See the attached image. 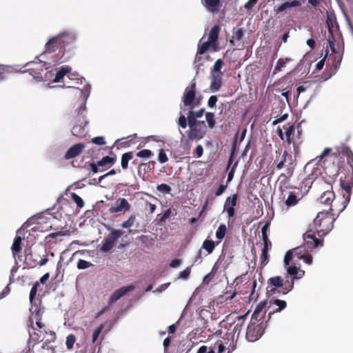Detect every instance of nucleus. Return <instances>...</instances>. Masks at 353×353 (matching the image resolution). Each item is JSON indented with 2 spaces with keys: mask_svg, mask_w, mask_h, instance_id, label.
<instances>
[{
  "mask_svg": "<svg viewBox=\"0 0 353 353\" xmlns=\"http://www.w3.org/2000/svg\"><path fill=\"white\" fill-rule=\"evenodd\" d=\"M294 277L275 276L268 280L267 292L269 295H285L294 288Z\"/></svg>",
  "mask_w": 353,
  "mask_h": 353,
  "instance_id": "1",
  "label": "nucleus"
},
{
  "mask_svg": "<svg viewBox=\"0 0 353 353\" xmlns=\"http://www.w3.org/2000/svg\"><path fill=\"white\" fill-rule=\"evenodd\" d=\"M335 210L339 211L331 206L330 211L319 212L314 219V228L319 236H325L333 228L336 218L332 212Z\"/></svg>",
  "mask_w": 353,
  "mask_h": 353,
  "instance_id": "2",
  "label": "nucleus"
},
{
  "mask_svg": "<svg viewBox=\"0 0 353 353\" xmlns=\"http://www.w3.org/2000/svg\"><path fill=\"white\" fill-rule=\"evenodd\" d=\"M188 127L186 134L188 140L192 141L203 139L208 132V126L204 121H193L190 119Z\"/></svg>",
  "mask_w": 353,
  "mask_h": 353,
  "instance_id": "3",
  "label": "nucleus"
},
{
  "mask_svg": "<svg viewBox=\"0 0 353 353\" xmlns=\"http://www.w3.org/2000/svg\"><path fill=\"white\" fill-rule=\"evenodd\" d=\"M76 111L77 112V114L75 117L76 124L72 128L71 132L72 135L81 138L86 134L85 128L88 123V121L86 119L85 102Z\"/></svg>",
  "mask_w": 353,
  "mask_h": 353,
  "instance_id": "4",
  "label": "nucleus"
},
{
  "mask_svg": "<svg viewBox=\"0 0 353 353\" xmlns=\"http://www.w3.org/2000/svg\"><path fill=\"white\" fill-rule=\"evenodd\" d=\"M196 83L194 79H193L190 85H188L184 91L182 97L181 101L185 107H188L189 110H193L197 107L199 103V100H196Z\"/></svg>",
  "mask_w": 353,
  "mask_h": 353,
  "instance_id": "5",
  "label": "nucleus"
},
{
  "mask_svg": "<svg viewBox=\"0 0 353 353\" xmlns=\"http://www.w3.org/2000/svg\"><path fill=\"white\" fill-rule=\"evenodd\" d=\"M326 22L328 28V32L330 34V36L328 37L327 39L329 46L332 52H335V37L339 34V26L336 21V17L333 14H327Z\"/></svg>",
  "mask_w": 353,
  "mask_h": 353,
  "instance_id": "6",
  "label": "nucleus"
},
{
  "mask_svg": "<svg viewBox=\"0 0 353 353\" xmlns=\"http://www.w3.org/2000/svg\"><path fill=\"white\" fill-rule=\"evenodd\" d=\"M303 246H299L292 250H289L285 255L284 263L285 266L289 265L294 256L299 259H303L307 264L310 265L312 262V256L311 254H306L304 252Z\"/></svg>",
  "mask_w": 353,
  "mask_h": 353,
  "instance_id": "7",
  "label": "nucleus"
},
{
  "mask_svg": "<svg viewBox=\"0 0 353 353\" xmlns=\"http://www.w3.org/2000/svg\"><path fill=\"white\" fill-rule=\"evenodd\" d=\"M266 323H250L247 327L246 338L250 341H255L264 333Z\"/></svg>",
  "mask_w": 353,
  "mask_h": 353,
  "instance_id": "8",
  "label": "nucleus"
},
{
  "mask_svg": "<svg viewBox=\"0 0 353 353\" xmlns=\"http://www.w3.org/2000/svg\"><path fill=\"white\" fill-rule=\"evenodd\" d=\"M303 240L304 243L301 246L304 247V252H305V255L310 254V252H312L314 248H317L319 245H323V241L316 238L311 230L307 231L303 234Z\"/></svg>",
  "mask_w": 353,
  "mask_h": 353,
  "instance_id": "9",
  "label": "nucleus"
},
{
  "mask_svg": "<svg viewBox=\"0 0 353 353\" xmlns=\"http://www.w3.org/2000/svg\"><path fill=\"white\" fill-rule=\"evenodd\" d=\"M305 0H288L274 7V12L276 14L284 16L290 14L292 8L300 7Z\"/></svg>",
  "mask_w": 353,
  "mask_h": 353,
  "instance_id": "10",
  "label": "nucleus"
},
{
  "mask_svg": "<svg viewBox=\"0 0 353 353\" xmlns=\"http://www.w3.org/2000/svg\"><path fill=\"white\" fill-rule=\"evenodd\" d=\"M333 156L336 158L345 159L347 165L353 173V152L349 147L345 145L336 147Z\"/></svg>",
  "mask_w": 353,
  "mask_h": 353,
  "instance_id": "11",
  "label": "nucleus"
},
{
  "mask_svg": "<svg viewBox=\"0 0 353 353\" xmlns=\"http://www.w3.org/2000/svg\"><path fill=\"white\" fill-rule=\"evenodd\" d=\"M123 234L121 230H112L111 232L103 240V243L100 248L103 252H109L114 245L117 240Z\"/></svg>",
  "mask_w": 353,
  "mask_h": 353,
  "instance_id": "12",
  "label": "nucleus"
},
{
  "mask_svg": "<svg viewBox=\"0 0 353 353\" xmlns=\"http://www.w3.org/2000/svg\"><path fill=\"white\" fill-rule=\"evenodd\" d=\"M60 38L62 43V47H63V51H70V50L75 48V42L77 40V34L72 31H64L59 34Z\"/></svg>",
  "mask_w": 353,
  "mask_h": 353,
  "instance_id": "13",
  "label": "nucleus"
},
{
  "mask_svg": "<svg viewBox=\"0 0 353 353\" xmlns=\"http://www.w3.org/2000/svg\"><path fill=\"white\" fill-rule=\"evenodd\" d=\"M46 63L41 61L28 62L25 66L28 68L23 72L28 71L30 74L34 79H43L42 74L43 72Z\"/></svg>",
  "mask_w": 353,
  "mask_h": 353,
  "instance_id": "14",
  "label": "nucleus"
},
{
  "mask_svg": "<svg viewBox=\"0 0 353 353\" xmlns=\"http://www.w3.org/2000/svg\"><path fill=\"white\" fill-rule=\"evenodd\" d=\"M37 218L32 216L28 219V221L23 225V228L24 229L28 228L31 225L34 224L35 225L33 226L30 229V231L32 232H44V231H48L52 229V224H49L48 222H44L43 224L42 222H36V220Z\"/></svg>",
  "mask_w": 353,
  "mask_h": 353,
  "instance_id": "15",
  "label": "nucleus"
},
{
  "mask_svg": "<svg viewBox=\"0 0 353 353\" xmlns=\"http://www.w3.org/2000/svg\"><path fill=\"white\" fill-rule=\"evenodd\" d=\"M282 199H285V204L287 207H292L296 205L302 198V195L299 192L285 191L281 192Z\"/></svg>",
  "mask_w": 353,
  "mask_h": 353,
  "instance_id": "16",
  "label": "nucleus"
},
{
  "mask_svg": "<svg viewBox=\"0 0 353 353\" xmlns=\"http://www.w3.org/2000/svg\"><path fill=\"white\" fill-rule=\"evenodd\" d=\"M41 319L42 318L34 319V321L36 322V326L37 327H35L34 330H37L38 332H34L33 333H31L29 331L30 337L36 341H41L44 337V335L47 333L46 326L43 323L41 322Z\"/></svg>",
  "mask_w": 353,
  "mask_h": 353,
  "instance_id": "17",
  "label": "nucleus"
},
{
  "mask_svg": "<svg viewBox=\"0 0 353 353\" xmlns=\"http://www.w3.org/2000/svg\"><path fill=\"white\" fill-rule=\"evenodd\" d=\"M131 205L126 199L119 198L115 201L114 204L110 208L109 212L112 214L118 212L125 213L129 211Z\"/></svg>",
  "mask_w": 353,
  "mask_h": 353,
  "instance_id": "18",
  "label": "nucleus"
},
{
  "mask_svg": "<svg viewBox=\"0 0 353 353\" xmlns=\"http://www.w3.org/2000/svg\"><path fill=\"white\" fill-rule=\"evenodd\" d=\"M238 194H234L228 196L225 202L223 210L226 211L229 219L235 215V206L237 203Z\"/></svg>",
  "mask_w": 353,
  "mask_h": 353,
  "instance_id": "19",
  "label": "nucleus"
},
{
  "mask_svg": "<svg viewBox=\"0 0 353 353\" xmlns=\"http://www.w3.org/2000/svg\"><path fill=\"white\" fill-rule=\"evenodd\" d=\"M38 256H39V255L35 254L32 253V252L30 253V254H26V259H25L26 263L29 267L34 268L37 265L43 266L44 265H46L47 263V262L48 261V258L47 257L46 255H45L40 260V261H38V259H37Z\"/></svg>",
  "mask_w": 353,
  "mask_h": 353,
  "instance_id": "20",
  "label": "nucleus"
},
{
  "mask_svg": "<svg viewBox=\"0 0 353 353\" xmlns=\"http://www.w3.org/2000/svg\"><path fill=\"white\" fill-rule=\"evenodd\" d=\"M201 3L205 10L213 14H217L222 6L221 0H201Z\"/></svg>",
  "mask_w": 353,
  "mask_h": 353,
  "instance_id": "21",
  "label": "nucleus"
},
{
  "mask_svg": "<svg viewBox=\"0 0 353 353\" xmlns=\"http://www.w3.org/2000/svg\"><path fill=\"white\" fill-rule=\"evenodd\" d=\"M335 54L333 57V60L332 62V66L330 69H326V77L325 79L330 78L332 75L335 74L337 72L338 69L340 67L341 61H342V54L337 52V49L336 48V52H334Z\"/></svg>",
  "mask_w": 353,
  "mask_h": 353,
  "instance_id": "22",
  "label": "nucleus"
},
{
  "mask_svg": "<svg viewBox=\"0 0 353 353\" xmlns=\"http://www.w3.org/2000/svg\"><path fill=\"white\" fill-rule=\"evenodd\" d=\"M341 186L345 192L343 194L342 206L339 209V212H342L346 208L350 201L352 185L350 183H347L345 181L341 180Z\"/></svg>",
  "mask_w": 353,
  "mask_h": 353,
  "instance_id": "23",
  "label": "nucleus"
},
{
  "mask_svg": "<svg viewBox=\"0 0 353 353\" xmlns=\"http://www.w3.org/2000/svg\"><path fill=\"white\" fill-rule=\"evenodd\" d=\"M60 36H57L50 39L46 44V51L48 52H54L57 50L64 52L63 47H62V43L59 41Z\"/></svg>",
  "mask_w": 353,
  "mask_h": 353,
  "instance_id": "24",
  "label": "nucleus"
},
{
  "mask_svg": "<svg viewBox=\"0 0 353 353\" xmlns=\"http://www.w3.org/2000/svg\"><path fill=\"white\" fill-rule=\"evenodd\" d=\"M331 160L325 159L323 161V167L324 172L330 178H334L339 174V166L334 163L330 164Z\"/></svg>",
  "mask_w": 353,
  "mask_h": 353,
  "instance_id": "25",
  "label": "nucleus"
},
{
  "mask_svg": "<svg viewBox=\"0 0 353 353\" xmlns=\"http://www.w3.org/2000/svg\"><path fill=\"white\" fill-rule=\"evenodd\" d=\"M30 312H31V315L28 319V325L29 327H31L32 330H35V327L33 326L34 319L42 318L43 308H41L39 305H34L32 303Z\"/></svg>",
  "mask_w": 353,
  "mask_h": 353,
  "instance_id": "26",
  "label": "nucleus"
},
{
  "mask_svg": "<svg viewBox=\"0 0 353 353\" xmlns=\"http://www.w3.org/2000/svg\"><path fill=\"white\" fill-rule=\"evenodd\" d=\"M85 148V145L83 143H79L70 147L64 155L66 160L75 158L80 155Z\"/></svg>",
  "mask_w": 353,
  "mask_h": 353,
  "instance_id": "27",
  "label": "nucleus"
},
{
  "mask_svg": "<svg viewBox=\"0 0 353 353\" xmlns=\"http://www.w3.org/2000/svg\"><path fill=\"white\" fill-rule=\"evenodd\" d=\"M134 289V285H130L128 286H123V287L117 290L111 295V296L108 301V304L112 305V303L117 301L123 296H124L127 292L132 291Z\"/></svg>",
  "mask_w": 353,
  "mask_h": 353,
  "instance_id": "28",
  "label": "nucleus"
},
{
  "mask_svg": "<svg viewBox=\"0 0 353 353\" xmlns=\"http://www.w3.org/2000/svg\"><path fill=\"white\" fill-rule=\"evenodd\" d=\"M321 203L326 205H332V206L336 207V201H335V194L333 191H325L319 198ZM335 209H338L336 208Z\"/></svg>",
  "mask_w": 353,
  "mask_h": 353,
  "instance_id": "29",
  "label": "nucleus"
},
{
  "mask_svg": "<svg viewBox=\"0 0 353 353\" xmlns=\"http://www.w3.org/2000/svg\"><path fill=\"white\" fill-rule=\"evenodd\" d=\"M110 156L103 157L98 161V165L100 167L109 168L112 166L117 161V156L113 152H110Z\"/></svg>",
  "mask_w": 353,
  "mask_h": 353,
  "instance_id": "30",
  "label": "nucleus"
},
{
  "mask_svg": "<svg viewBox=\"0 0 353 353\" xmlns=\"http://www.w3.org/2000/svg\"><path fill=\"white\" fill-rule=\"evenodd\" d=\"M223 74H212L210 89L212 92L218 91L221 85V77Z\"/></svg>",
  "mask_w": 353,
  "mask_h": 353,
  "instance_id": "31",
  "label": "nucleus"
},
{
  "mask_svg": "<svg viewBox=\"0 0 353 353\" xmlns=\"http://www.w3.org/2000/svg\"><path fill=\"white\" fill-rule=\"evenodd\" d=\"M270 303L275 305L277 307L274 309L272 312H270L268 314L269 319L271 317L272 314L276 312H281V310H284L287 306V303L285 301L278 299L270 301Z\"/></svg>",
  "mask_w": 353,
  "mask_h": 353,
  "instance_id": "32",
  "label": "nucleus"
},
{
  "mask_svg": "<svg viewBox=\"0 0 353 353\" xmlns=\"http://www.w3.org/2000/svg\"><path fill=\"white\" fill-rule=\"evenodd\" d=\"M220 30L221 28L219 25L214 26L209 32L208 41L213 44H216Z\"/></svg>",
  "mask_w": 353,
  "mask_h": 353,
  "instance_id": "33",
  "label": "nucleus"
},
{
  "mask_svg": "<svg viewBox=\"0 0 353 353\" xmlns=\"http://www.w3.org/2000/svg\"><path fill=\"white\" fill-rule=\"evenodd\" d=\"M283 128L285 129V141L290 145L291 143L294 144L295 147V144L294 143L293 139L291 137V135L294 132V125H283Z\"/></svg>",
  "mask_w": 353,
  "mask_h": 353,
  "instance_id": "34",
  "label": "nucleus"
},
{
  "mask_svg": "<svg viewBox=\"0 0 353 353\" xmlns=\"http://www.w3.org/2000/svg\"><path fill=\"white\" fill-rule=\"evenodd\" d=\"M134 154L132 152H125L122 154L121 160V165L123 170H126L128 168V163L133 159Z\"/></svg>",
  "mask_w": 353,
  "mask_h": 353,
  "instance_id": "35",
  "label": "nucleus"
},
{
  "mask_svg": "<svg viewBox=\"0 0 353 353\" xmlns=\"http://www.w3.org/2000/svg\"><path fill=\"white\" fill-rule=\"evenodd\" d=\"M219 243V242L215 243L212 240L206 239L203 241L201 248L205 250L208 254H210L213 252L215 246L217 245Z\"/></svg>",
  "mask_w": 353,
  "mask_h": 353,
  "instance_id": "36",
  "label": "nucleus"
},
{
  "mask_svg": "<svg viewBox=\"0 0 353 353\" xmlns=\"http://www.w3.org/2000/svg\"><path fill=\"white\" fill-rule=\"evenodd\" d=\"M21 236H16L14 239L13 244L12 245V252L14 256H16L21 250Z\"/></svg>",
  "mask_w": 353,
  "mask_h": 353,
  "instance_id": "37",
  "label": "nucleus"
},
{
  "mask_svg": "<svg viewBox=\"0 0 353 353\" xmlns=\"http://www.w3.org/2000/svg\"><path fill=\"white\" fill-rule=\"evenodd\" d=\"M205 112V108H201L199 110L193 111V110H190L188 113V120L192 119L193 121H198L197 118H201L203 117Z\"/></svg>",
  "mask_w": 353,
  "mask_h": 353,
  "instance_id": "38",
  "label": "nucleus"
},
{
  "mask_svg": "<svg viewBox=\"0 0 353 353\" xmlns=\"http://www.w3.org/2000/svg\"><path fill=\"white\" fill-rule=\"evenodd\" d=\"M70 71V68L68 66H64L61 67L60 70H59L56 76L54 77V82H60L65 76L66 74H68Z\"/></svg>",
  "mask_w": 353,
  "mask_h": 353,
  "instance_id": "39",
  "label": "nucleus"
},
{
  "mask_svg": "<svg viewBox=\"0 0 353 353\" xmlns=\"http://www.w3.org/2000/svg\"><path fill=\"white\" fill-rule=\"evenodd\" d=\"M210 45H214V44L212 43L211 42H210L209 41H208L203 42L201 46H199L198 50H197V54L195 58L196 60L199 61L201 59V57H199L198 56V54H203L205 53L208 50Z\"/></svg>",
  "mask_w": 353,
  "mask_h": 353,
  "instance_id": "40",
  "label": "nucleus"
},
{
  "mask_svg": "<svg viewBox=\"0 0 353 353\" xmlns=\"http://www.w3.org/2000/svg\"><path fill=\"white\" fill-rule=\"evenodd\" d=\"M205 119L208 123V125L210 128L212 129L215 127L216 121L214 118V114L213 112H207L205 114Z\"/></svg>",
  "mask_w": 353,
  "mask_h": 353,
  "instance_id": "41",
  "label": "nucleus"
},
{
  "mask_svg": "<svg viewBox=\"0 0 353 353\" xmlns=\"http://www.w3.org/2000/svg\"><path fill=\"white\" fill-rule=\"evenodd\" d=\"M223 65H224V62L222 59H217L213 65V68L211 71V73L212 74H222V72H221V69L222 68Z\"/></svg>",
  "mask_w": 353,
  "mask_h": 353,
  "instance_id": "42",
  "label": "nucleus"
},
{
  "mask_svg": "<svg viewBox=\"0 0 353 353\" xmlns=\"http://www.w3.org/2000/svg\"><path fill=\"white\" fill-rule=\"evenodd\" d=\"M226 232V225L223 223L221 224L216 232V237L220 240L223 239L225 236Z\"/></svg>",
  "mask_w": 353,
  "mask_h": 353,
  "instance_id": "43",
  "label": "nucleus"
},
{
  "mask_svg": "<svg viewBox=\"0 0 353 353\" xmlns=\"http://www.w3.org/2000/svg\"><path fill=\"white\" fill-rule=\"evenodd\" d=\"M265 315V313H259L258 315H256L255 313L253 312L250 323L257 322L267 323V321L264 319Z\"/></svg>",
  "mask_w": 353,
  "mask_h": 353,
  "instance_id": "44",
  "label": "nucleus"
},
{
  "mask_svg": "<svg viewBox=\"0 0 353 353\" xmlns=\"http://www.w3.org/2000/svg\"><path fill=\"white\" fill-rule=\"evenodd\" d=\"M286 267H287L286 268L287 272L289 275H286L285 276L294 277V279L299 278L298 276H296V275L299 273V269L296 268V266H295V265L290 266V265H287Z\"/></svg>",
  "mask_w": 353,
  "mask_h": 353,
  "instance_id": "45",
  "label": "nucleus"
},
{
  "mask_svg": "<svg viewBox=\"0 0 353 353\" xmlns=\"http://www.w3.org/2000/svg\"><path fill=\"white\" fill-rule=\"evenodd\" d=\"M65 234L61 231L50 233L46 236L45 241L46 243H52V239H57V237L64 236Z\"/></svg>",
  "mask_w": 353,
  "mask_h": 353,
  "instance_id": "46",
  "label": "nucleus"
},
{
  "mask_svg": "<svg viewBox=\"0 0 353 353\" xmlns=\"http://www.w3.org/2000/svg\"><path fill=\"white\" fill-rule=\"evenodd\" d=\"M157 190L160 192L163 193V194H170L172 190L170 186L165 183H161L160 185H158L157 187Z\"/></svg>",
  "mask_w": 353,
  "mask_h": 353,
  "instance_id": "47",
  "label": "nucleus"
},
{
  "mask_svg": "<svg viewBox=\"0 0 353 353\" xmlns=\"http://www.w3.org/2000/svg\"><path fill=\"white\" fill-rule=\"evenodd\" d=\"M71 199L76 203L77 205L79 208H82L84 206V202L83 199L76 193H71Z\"/></svg>",
  "mask_w": 353,
  "mask_h": 353,
  "instance_id": "48",
  "label": "nucleus"
},
{
  "mask_svg": "<svg viewBox=\"0 0 353 353\" xmlns=\"http://www.w3.org/2000/svg\"><path fill=\"white\" fill-rule=\"evenodd\" d=\"M76 341V336L73 334H69L66 337L65 345L68 349L70 350L73 347Z\"/></svg>",
  "mask_w": 353,
  "mask_h": 353,
  "instance_id": "49",
  "label": "nucleus"
},
{
  "mask_svg": "<svg viewBox=\"0 0 353 353\" xmlns=\"http://www.w3.org/2000/svg\"><path fill=\"white\" fill-rule=\"evenodd\" d=\"M136 220V216L134 214H132L127 221L122 223L121 226L123 228H129L132 227Z\"/></svg>",
  "mask_w": 353,
  "mask_h": 353,
  "instance_id": "50",
  "label": "nucleus"
},
{
  "mask_svg": "<svg viewBox=\"0 0 353 353\" xmlns=\"http://www.w3.org/2000/svg\"><path fill=\"white\" fill-rule=\"evenodd\" d=\"M39 285V283L38 282H36L33 285V286L32 287V288L30 290V295H29V299H30V301L31 303H33V301L35 299V296H36V294H37V290H38Z\"/></svg>",
  "mask_w": 353,
  "mask_h": 353,
  "instance_id": "51",
  "label": "nucleus"
},
{
  "mask_svg": "<svg viewBox=\"0 0 353 353\" xmlns=\"http://www.w3.org/2000/svg\"><path fill=\"white\" fill-rule=\"evenodd\" d=\"M177 124L183 129L186 128V127L188 125V117H185L183 114H181L177 121Z\"/></svg>",
  "mask_w": 353,
  "mask_h": 353,
  "instance_id": "52",
  "label": "nucleus"
},
{
  "mask_svg": "<svg viewBox=\"0 0 353 353\" xmlns=\"http://www.w3.org/2000/svg\"><path fill=\"white\" fill-rule=\"evenodd\" d=\"M104 328V325L102 323L99 325V326L94 330L93 334H92V343H94L97 339L99 338V336L101 333L103 329Z\"/></svg>",
  "mask_w": 353,
  "mask_h": 353,
  "instance_id": "53",
  "label": "nucleus"
},
{
  "mask_svg": "<svg viewBox=\"0 0 353 353\" xmlns=\"http://www.w3.org/2000/svg\"><path fill=\"white\" fill-rule=\"evenodd\" d=\"M152 155H153L152 152L148 149L140 150L137 153V156L140 158H149Z\"/></svg>",
  "mask_w": 353,
  "mask_h": 353,
  "instance_id": "54",
  "label": "nucleus"
},
{
  "mask_svg": "<svg viewBox=\"0 0 353 353\" xmlns=\"http://www.w3.org/2000/svg\"><path fill=\"white\" fill-rule=\"evenodd\" d=\"M158 161L161 163H165L168 161V157L165 153V150H163V149L159 150V152L158 154Z\"/></svg>",
  "mask_w": 353,
  "mask_h": 353,
  "instance_id": "55",
  "label": "nucleus"
},
{
  "mask_svg": "<svg viewBox=\"0 0 353 353\" xmlns=\"http://www.w3.org/2000/svg\"><path fill=\"white\" fill-rule=\"evenodd\" d=\"M92 264L83 259H79L77 262V268L80 270H83L90 268Z\"/></svg>",
  "mask_w": 353,
  "mask_h": 353,
  "instance_id": "56",
  "label": "nucleus"
},
{
  "mask_svg": "<svg viewBox=\"0 0 353 353\" xmlns=\"http://www.w3.org/2000/svg\"><path fill=\"white\" fill-rule=\"evenodd\" d=\"M288 156V152L287 150H284L281 157V159L279 161V162L277 163L276 165V168L280 170L281 169L283 166H284V163L286 161V158Z\"/></svg>",
  "mask_w": 353,
  "mask_h": 353,
  "instance_id": "57",
  "label": "nucleus"
},
{
  "mask_svg": "<svg viewBox=\"0 0 353 353\" xmlns=\"http://www.w3.org/2000/svg\"><path fill=\"white\" fill-rule=\"evenodd\" d=\"M216 348L218 349V353H222L225 350V346L221 341H218L216 342L212 349H213L214 351Z\"/></svg>",
  "mask_w": 353,
  "mask_h": 353,
  "instance_id": "58",
  "label": "nucleus"
},
{
  "mask_svg": "<svg viewBox=\"0 0 353 353\" xmlns=\"http://www.w3.org/2000/svg\"><path fill=\"white\" fill-rule=\"evenodd\" d=\"M261 265H265L268 262V252H266L265 250H262L261 254Z\"/></svg>",
  "mask_w": 353,
  "mask_h": 353,
  "instance_id": "59",
  "label": "nucleus"
},
{
  "mask_svg": "<svg viewBox=\"0 0 353 353\" xmlns=\"http://www.w3.org/2000/svg\"><path fill=\"white\" fill-rule=\"evenodd\" d=\"M285 64L286 63L283 59H279L276 62L274 71H281L285 66Z\"/></svg>",
  "mask_w": 353,
  "mask_h": 353,
  "instance_id": "60",
  "label": "nucleus"
},
{
  "mask_svg": "<svg viewBox=\"0 0 353 353\" xmlns=\"http://www.w3.org/2000/svg\"><path fill=\"white\" fill-rule=\"evenodd\" d=\"M190 274V268H187L186 269H185L184 270H183L182 272H180L179 279H186L189 277Z\"/></svg>",
  "mask_w": 353,
  "mask_h": 353,
  "instance_id": "61",
  "label": "nucleus"
},
{
  "mask_svg": "<svg viewBox=\"0 0 353 353\" xmlns=\"http://www.w3.org/2000/svg\"><path fill=\"white\" fill-rule=\"evenodd\" d=\"M288 117V114H284L281 116H277L275 117V119L274 120V121L272 122V124L274 125L278 124L279 123H281L283 121H285Z\"/></svg>",
  "mask_w": 353,
  "mask_h": 353,
  "instance_id": "62",
  "label": "nucleus"
},
{
  "mask_svg": "<svg viewBox=\"0 0 353 353\" xmlns=\"http://www.w3.org/2000/svg\"><path fill=\"white\" fill-rule=\"evenodd\" d=\"M92 142L96 145H104L105 143L104 137H97L92 139Z\"/></svg>",
  "mask_w": 353,
  "mask_h": 353,
  "instance_id": "63",
  "label": "nucleus"
},
{
  "mask_svg": "<svg viewBox=\"0 0 353 353\" xmlns=\"http://www.w3.org/2000/svg\"><path fill=\"white\" fill-rule=\"evenodd\" d=\"M196 353H214L213 349H210L205 345H202L199 347Z\"/></svg>",
  "mask_w": 353,
  "mask_h": 353,
  "instance_id": "64",
  "label": "nucleus"
}]
</instances>
